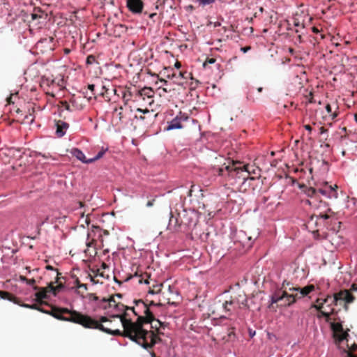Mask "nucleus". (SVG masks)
I'll use <instances>...</instances> for the list:
<instances>
[{
    "mask_svg": "<svg viewBox=\"0 0 357 357\" xmlns=\"http://www.w3.org/2000/svg\"><path fill=\"white\" fill-rule=\"evenodd\" d=\"M68 319L70 322L79 324L86 328L96 329L109 335L124 337V329L120 330L121 322L119 319L113 318L112 315L109 317L101 316L96 319L75 310L70 318Z\"/></svg>",
    "mask_w": 357,
    "mask_h": 357,
    "instance_id": "1",
    "label": "nucleus"
},
{
    "mask_svg": "<svg viewBox=\"0 0 357 357\" xmlns=\"http://www.w3.org/2000/svg\"><path fill=\"white\" fill-rule=\"evenodd\" d=\"M216 169L219 176H228L231 178H239L243 181V183L248 179L255 180L252 174H257V170L254 166L243 165L241 162L231 160L229 158L219 157L215 158Z\"/></svg>",
    "mask_w": 357,
    "mask_h": 357,
    "instance_id": "2",
    "label": "nucleus"
},
{
    "mask_svg": "<svg viewBox=\"0 0 357 357\" xmlns=\"http://www.w3.org/2000/svg\"><path fill=\"white\" fill-rule=\"evenodd\" d=\"M331 299V296L328 295L325 298H317L316 303L312 305V308H315L318 312V318L324 317L325 321L331 323V328L333 333V337L336 343L339 344L344 340H347L349 337L348 331H344L342 323L340 321V319L336 317L338 314V310L335 308H331V311L323 310L324 305L327 304Z\"/></svg>",
    "mask_w": 357,
    "mask_h": 357,
    "instance_id": "3",
    "label": "nucleus"
},
{
    "mask_svg": "<svg viewBox=\"0 0 357 357\" xmlns=\"http://www.w3.org/2000/svg\"><path fill=\"white\" fill-rule=\"evenodd\" d=\"M289 282L284 281L281 287L277 289L271 295L270 307H273L274 304L277 305V307H289L294 304L298 295L295 291H290Z\"/></svg>",
    "mask_w": 357,
    "mask_h": 357,
    "instance_id": "4",
    "label": "nucleus"
},
{
    "mask_svg": "<svg viewBox=\"0 0 357 357\" xmlns=\"http://www.w3.org/2000/svg\"><path fill=\"white\" fill-rule=\"evenodd\" d=\"M112 317L120 320L121 326L124 329V337H128L130 340L136 337L137 333L142 328L140 322L137 319L135 321H132L128 310H126L121 314L112 315Z\"/></svg>",
    "mask_w": 357,
    "mask_h": 357,
    "instance_id": "5",
    "label": "nucleus"
},
{
    "mask_svg": "<svg viewBox=\"0 0 357 357\" xmlns=\"http://www.w3.org/2000/svg\"><path fill=\"white\" fill-rule=\"evenodd\" d=\"M135 306L129 307L130 311L134 315L137 317V320L140 322V326L144 327L146 324H151L155 320V317L152 312L149 309L148 304L142 300H135L133 301Z\"/></svg>",
    "mask_w": 357,
    "mask_h": 357,
    "instance_id": "6",
    "label": "nucleus"
},
{
    "mask_svg": "<svg viewBox=\"0 0 357 357\" xmlns=\"http://www.w3.org/2000/svg\"><path fill=\"white\" fill-rule=\"evenodd\" d=\"M61 279L65 280L63 277L57 276L56 278L55 281L50 282L46 287H39L38 286H33V289L38 291L35 294L36 301L38 303L43 304L44 303V302H43V300L47 298V294L49 293H52L53 295L56 296L59 292H60L61 289L64 288V284L61 282Z\"/></svg>",
    "mask_w": 357,
    "mask_h": 357,
    "instance_id": "7",
    "label": "nucleus"
},
{
    "mask_svg": "<svg viewBox=\"0 0 357 357\" xmlns=\"http://www.w3.org/2000/svg\"><path fill=\"white\" fill-rule=\"evenodd\" d=\"M131 340L141 345L143 348L149 349L152 348L157 342L161 341V339L153 331L142 328L136 337Z\"/></svg>",
    "mask_w": 357,
    "mask_h": 357,
    "instance_id": "8",
    "label": "nucleus"
},
{
    "mask_svg": "<svg viewBox=\"0 0 357 357\" xmlns=\"http://www.w3.org/2000/svg\"><path fill=\"white\" fill-rule=\"evenodd\" d=\"M30 309L37 310L38 311H40L43 313L48 314L54 317V318L61 320V321H70L68 319H70L72 316L73 313L75 310H70L68 308L64 307H52V309L50 311L43 310V308L40 307L37 304H33L30 307Z\"/></svg>",
    "mask_w": 357,
    "mask_h": 357,
    "instance_id": "9",
    "label": "nucleus"
},
{
    "mask_svg": "<svg viewBox=\"0 0 357 357\" xmlns=\"http://www.w3.org/2000/svg\"><path fill=\"white\" fill-rule=\"evenodd\" d=\"M154 91L150 87H144L141 90L135 91L133 102L138 103L142 107L151 106L154 102Z\"/></svg>",
    "mask_w": 357,
    "mask_h": 357,
    "instance_id": "10",
    "label": "nucleus"
},
{
    "mask_svg": "<svg viewBox=\"0 0 357 357\" xmlns=\"http://www.w3.org/2000/svg\"><path fill=\"white\" fill-rule=\"evenodd\" d=\"M199 221L198 214L194 211L183 210L181 216V224L183 227V232L195 229Z\"/></svg>",
    "mask_w": 357,
    "mask_h": 357,
    "instance_id": "11",
    "label": "nucleus"
},
{
    "mask_svg": "<svg viewBox=\"0 0 357 357\" xmlns=\"http://www.w3.org/2000/svg\"><path fill=\"white\" fill-rule=\"evenodd\" d=\"M355 297L351 291L347 289L341 290L337 293H335L333 296H331V299H329V302L327 303V307L331 310V308H333V305H340L342 301L353 303Z\"/></svg>",
    "mask_w": 357,
    "mask_h": 357,
    "instance_id": "12",
    "label": "nucleus"
},
{
    "mask_svg": "<svg viewBox=\"0 0 357 357\" xmlns=\"http://www.w3.org/2000/svg\"><path fill=\"white\" fill-rule=\"evenodd\" d=\"M137 112L142 113V114L139 116L135 115V118L137 120L141 121L144 126L151 125L158 115L157 114H153V111H150L147 107H145L144 109L137 107Z\"/></svg>",
    "mask_w": 357,
    "mask_h": 357,
    "instance_id": "13",
    "label": "nucleus"
},
{
    "mask_svg": "<svg viewBox=\"0 0 357 357\" xmlns=\"http://www.w3.org/2000/svg\"><path fill=\"white\" fill-rule=\"evenodd\" d=\"M127 7L132 13H141L143 10L144 3L142 0H127Z\"/></svg>",
    "mask_w": 357,
    "mask_h": 357,
    "instance_id": "14",
    "label": "nucleus"
},
{
    "mask_svg": "<svg viewBox=\"0 0 357 357\" xmlns=\"http://www.w3.org/2000/svg\"><path fill=\"white\" fill-rule=\"evenodd\" d=\"M314 290V286L313 284H309L303 288L300 287H289L290 291H295V293H298V295L297 296V299L303 298L304 296L308 295L310 292Z\"/></svg>",
    "mask_w": 357,
    "mask_h": 357,
    "instance_id": "15",
    "label": "nucleus"
},
{
    "mask_svg": "<svg viewBox=\"0 0 357 357\" xmlns=\"http://www.w3.org/2000/svg\"><path fill=\"white\" fill-rule=\"evenodd\" d=\"M55 126H56V135L59 137H63L68 128H69V124L66 122H64L61 120L55 121Z\"/></svg>",
    "mask_w": 357,
    "mask_h": 357,
    "instance_id": "16",
    "label": "nucleus"
},
{
    "mask_svg": "<svg viewBox=\"0 0 357 357\" xmlns=\"http://www.w3.org/2000/svg\"><path fill=\"white\" fill-rule=\"evenodd\" d=\"M110 303H109V307H114L118 314H121L126 310H129V306L125 305L123 303L117 301L114 297H110V300H109Z\"/></svg>",
    "mask_w": 357,
    "mask_h": 357,
    "instance_id": "17",
    "label": "nucleus"
},
{
    "mask_svg": "<svg viewBox=\"0 0 357 357\" xmlns=\"http://www.w3.org/2000/svg\"><path fill=\"white\" fill-rule=\"evenodd\" d=\"M337 186L335 185V188H333L331 185L326 186L325 188L319 189V192L321 195L331 199V198H337V192L336 191V188Z\"/></svg>",
    "mask_w": 357,
    "mask_h": 357,
    "instance_id": "18",
    "label": "nucleus"
},
{
    "mask_svg": "<svg viewBox=\"0 0 357 357\" xmlns=\"http://www.w3.org/2000/svg\"><path fill=\"white\" fill-rule=\"evenodd\" d=\"M171 216L169 218V224L167 226V229L177 232L181 231V225H177V219L176 215H175L172 212L170 213Z\"/></svg>",
    "mask_w": 357,
    "mask_h": 357,
    "instance_id": "19",
    "label": "nucleus"
},
{
    "mask_svg": "<svg viewBox=\"0 0 357 357\" xmlns=\"http://www.w3.org/2000/svg\"><path fill=\"white\" fill-rule=\"evenodd\" d=\"M191 74L188 73V72H182L178 71V73H173L171 75H168L169 78H172L174 79V82L177 83L178 84H182L181 79H187L188 76H190Z\"/></svg>",
    "mask_w": 357,
    "mask_h": 357,
    "instance_id": "20",
    "label": "nucleus"
},
{
    "mask_svg": "<svg viewBox=\"0 0 357 357\" xmlns=\"http://www.w3.org/2000/svg\"><path fill=\"white\" fill-rule=\"evenodd\" d=\"M126 116L123 112V107L121 106L119 108H115L113 112V119L116 121V123H121L124 121Z\"/></svg>",
    "mask_w": 357,
    "mask_h": 357,
    "instance_id": "21",
    "label": "nucleus"
},
{
    "mask_svg": "<svg viewBox=\"0 0 357 357\" xmlns=\"http://www.w3.org/2000/svg\"><path fill=\"white\" fill-rule=\"evenodd\" d=\"M120 92L122 95V98L125 105H126L132 99H134L135 93L130 91L129 89H121Z\"/></svg>",
    "mask_w": 357,
    "mask_h": 357,
    "instance_id": "22",
    "label": "nucleus"
},
{
    "mask_svg": "<svg viewBox=\"0 0 357 357\" xmlns=\"http://www.w3.org/2000/svg\"><path fill=\"white\" fill-rule=\"evenodd\" d=\"M71 153L74 157H75L76 158H77L84 163H91V162H89V159H86L84 153L78 149H73L71 151Z\"/></svg>",
    "mask_w": 357,
    "mask_h": 357,
    "instance_id": "23",
    "label": "nucleus"
},
{
    "mask_svg": "<svg viewBox=\"0 0 357 357\" xmlns=\"http://www.w3.org/2000/svg\"><path fill=\"white\" fill-rule=\"evenodd\" d=\"M0 297L2 299L8 300L15 303H19L18 298L8 291H0Z\"/></svg>",
    "mask_w": 357,
    "mask_h": 357,
    "instance_id": "24",
    "label": "nucleus"
},
{
    "mask_svg": "<svg viewBox=\"0 0 357 357\" xmlns=\"http://www.w3.org/2000/svg\"><path fill=\"white\" fill-rule=\"evenodd\" d=\"M77 102V100L75 98H73L70 100L71 105L67 102V101H61V105L63 108H64L66 110H68L69 112H73L74 110L73 107H75V103Z\"/></svg>",
    "mask_w": 357,
    "mask_h": 357,
    "instance_id": "25",
    "label": "nucleus"
},
{
    "mask_svg": "<svg viewBox=\"0 0 357 357\" xmlns=\"http://www.w3.org/2000/svg\"><path fill=\"white\" fill-rule=\"evenodd\" d=\"M331 217V215H328V214H322V213H320L319 215H313L310 217V220L309 222V223H312L314 220V224L315 225H317V220L318 219H324V220H327L328 218H330Z\"/></svg>",
    "mask_w": 357,
    "mask_h": 357,
    "instance_id": "26",
    "label": "nucleus"
},
{
    "mask_svg": "<svg viewBox=\"0 0 357 357\" xmlns=\"http://www.w3.org/2000/svg\"><path fill=\"white\" fill-rule=\"evenodd\" d=\"M182 128V125H181L180 121L177 119H174L172 121L169 122L167 129L168 130H174V129H178V128Z\"/></svg>",
    "mask_w": 357,
    "mask_h": 357,
    "instance_id": "27",
    "label": "nucleus"
},
{
    "mask_svg": "<svg viewBox=\"0 0 357 357\" xmlns=\"http://www.w3.org/2000/svg\"><path fill=\"white\" fill-rule=\"evenodd\" d=\"M79 214H80V220H79V222H80V224H81V226L82 227H84V225H86V226H89V225L90 224V218L89 217V215H86L85 216V211H80L79 212Z\"/></svg>",
    "mask_w": 357,
    "mask_h": 357,
    "instance_id": "28",
    "label": "nucleus"
},
{
    "mask_svg": "<svg viewBox=\"0 0 357 357\" xmlns=\"http://www.w3.org/2000/svg\"><path fill=\"white\" fill-rule=\"evenodd\" d=\"M75 285L77 289V293L81 296L82 297L84 298L85 296L83 295V292L80 290L81 288H84V291H87V284H83L79 282L78 279L75 280Z\"/></svg>",
    "mask_w": 357,
    "mask_h": 357,
    "instance_id": "29",
    "label": "nucleus"
},
{
    "mask_svg": "<svg viewBox=\"0 0 357 357\" xmlns=\"http://www.w3.org/2000/svg\"><path fill=\"white\" fill-rule=\"evenodd\" d=\"M301 15H296L294 17V24L295 26L298 28H302L303 29L305 27V23L303 20H301Z\"/></svg>",
    "mask_w": 357,
    "mask_h": 357,
    "instance_id": "30",
    "label": "nucleus"
},
{
    "mask_svg": "<svg viewBox=\"0 0 357 357\" xmlns=\"http://www.w3.org/2000/svg\"><path fill=\"white\" fill-rule=\"evenodd\" d=\"M110 300V297L108 298H102L100 301V303L98 304V307L102 308V309H104V310H106L107 308H109V303H110V301H109Z\"/></svg>",
    "mask_w": 357,
    "mask_h": 357,
    "instance_id": "31",
    "label": "nucleus"
},
{
    "mask_svg": "<svg viewBox=\"0 0 357 357\" xmlns=\"http://www.w3.org/2000/svg\"><path fill=\"white\" fill-rule=\"evenodd\" d=\"M234 302L233 300L225 301L222 303V307L225 312H230L231 310V306L234 305Z\"/></svg>",
    "mask_w": 357,
    "mask_h": 357,
    "instance_id": "32",
    "label": "nucleus"
},
{
    "mask_svg": "<svg viewBox=\"0 0 357 357\" xmlns=\"http://www.w3.org/2000/svg\"><path fill=\"white\" fill-rule=\"evenodd\" d=\"M162 284H156L153 287V289L149 290V293L151 294H159L161 291Z\"/></svg>",
    "mask_w": 357,
    "mask_h": 357,
    "instance_id": "33",
    "label": "nucleus"
},
{
    "mask_svg": "<svg viewBox=\"0 0 357 357\" xmlns=\"http://www.w3.org/2000/svg\"><path fill=\"white\" fill-rule=\"evenodd\" d=\"M106 151H107V149H102L94 158L89 159V162H94L96 160H99L100 158H101L104 155V154L105 153Z\"/></svg>",
    "mask_w": 357,
    "mask_h": 357,
    "instance_id": "34",
    "label": "nucleus"
},
{
    "mask_svg": "<svg viewBox=\"0 0 357 357\" xmlns=\"http://www.w3.org/2000/svg\"><path fill=\"white\" fill-rule=\"evenodd\" d=\"M357 348V344H353L351 347H349V350L347 351V357H357V355H355L353 354V352L356 350Z\"/></svg>",
    "mask_w": 357,
    "mask_h": 357,
    "instance_id": "35",
    "label": "nucleus"
},
{
    "mask_svg": "<svg viewBox=\"0 0 357 357\" xmlns=\"http://www.w3.org/2000/svg\"><path fill=\"white\" fill-rule=\"evenodd\" d=\"M84 252L86 255L89 257H95L97 255V251L96 248H86L84 250Z\"/></svg>",
    "mask_w": 357,
    "mask_h": 357,
    "instance_id": "36",
    "label": "nucleus"
},
{
    "mask_svg": "<svg viewBox=\"0 0 357 357\" xmlns=\"http://www.w3.org/2000/svg\"><path fill=\"white\" fill-rule=\"evenodd\" d=\"M49 215H46L45 217H40L39 222L37 224V227L38 228H40L44 225V223L47 222L49 220Z\"/></svg>",
    "mask_w": 357,
    "mask_h": 357,
    "instance_id": "37",
    "label": "nucleus"
},
{
    "mask_svg": "<svg viewBox=\"0 0 357 357\" xmlns=\"http://www.w3.org/2000/svg\"><path fill=\"white\" fill-rule=\"evenodd\" d=\"M326 109L328 114H331V116L332 119H334L337 116L338 113L337 112L332 113V108L329 104L326 105Z\"/></svg>",
    "mask_w": 357,
    "mask_h": 357,
    "instance_id": "38",
    "label": "nucleus"
},
{
    "mask_svg": "<svg viewBox=\"0 0 357 357\" xmlns=\"http://www.w3.org/2000/svg\"><path fill=\"white\" fill-rule=\"evenodd\" d=\"M151 328H154L156 330H158V328L163 326V324L160 322L158 319H156L155 318V320L153 321V322L151 324Z\"/></svg>",
    "mask_w": 357,
    "mask_h": 357,
    "instance_id": "39",
    "label": "nucleus"
},
{
    "mask_svg": "<svg viewBox=\"0 0 357 357\" xmlns=\"http://www.w3.org/2000/svg\"><path fill=\"white\" fill-rule=\"evenodd\" d=\"M216 61V59L214 58H207L206 61L203 63L204 68H206L209 64H213Z\"/></svg>",
    "mask_w": 357,
    "mask_h": 357,
    "instance_id": "40",
    "label": "nucleus"
},
{
    "mask_svg": "<svg viewBox=\"0 0 357 357\" xmlns=\"http://www.w3.org/2000/svg\"><path fill=\"white\" fill-rule=\"evenodd\" d=\"M216 0H197L199 5L205 6L214 3Z\"/></svg>",
    "mask_w": 357,
    "mask_h": 357,
    "instance_id": "41",
    "label": "nucleus"
},
{
    "mask_svg": "<svg viewBox=\"0 0 357 357\" xmlns=\"http://www.w3.org/2000/svg\"><path fill=\"white\" fill-rule=\"evenodd\" d=\"M316 193H317L316 189H314V188H312V187L307 188V190H306V194L309 197H312V196L315 195Z\"/></svg>",
    "mask_w": 357,
    "mask_h": 357,
    "instance_id": "42",
    "label": "nucleus"
},
{
    "mask_svg": "<svg viewBox=\"0 0 357 357\" xmlns=\"http://www.w3.org/2000/svg\"><path fill=\"white\" fill-rule=\"evenodd\" d=\"M43 17V13L40 11L38 12V13H32L31 14V19L32 20H35L37 19H40Z\"/></svg>",
    "mask_w": 357,
    "mask_h": 357,
    "instance_id": "43",
    "label": "nucleus"
},
{
    "mask_svg": "<svg viewBox=\"0 0 357 357\" xmlns=\"http://www.w3.org/2000/svg\"><path fill=\"white\" fill-rule=\"evenodd\" d=\"M86 297L89 300V301H99V298L96 296L95 294H88Z\"/></svg>",
    "mask_w": 357,
    "mask_h": 357,
    "instance_id": "44",
    "label": "nucleus"
},
{
    "mask_svg": "<svg viewBox=\"0 0 357 357\" xmlns=\"http://www.w3.org/2000/svg\"><path fill=\"white\" fill-rule=\"evenodd\" d=\"M247 99L250 101L255 102V98L253 96V91L252 89H250L248 94H247Z\"/></svg>",
    "mask_w": 357,
    "mask_h": 357,
    "instance_id": "45",
    "label": "nucleus"
},
{
    "mask_svg": "<svg viewBox=\"0 0 357 357\" xmlns=\"http://www.w3.org/2000/svg\"><path fill=\"white\" fill-rule=\"evenodd\" d=\"M86 245L87 248H96V241L94 239H91V241L86 242Z\"/></svg>",
    "mask_w": 357,
    "mask_h": 357,
    "instance_id": "46",
    "label": "nucleus"
},
{
    "mask_svg": "<svg viewBox=\"0 0 357 357\" xmlns=\"http://www.w3.org/2000/svg\"><path fill=\"white\" fill-rule=\"evenodd\" d=\"M181 213H178L176 215L177 225H181V231H180L183 232V225L181 224Z\"/></svg>",
    "mask_w": 357,
    "mask_h": 357,
    "instance_id": "47",
    "label": "nucleus"
},
{
    "mask_svg": "<svg viewBox=\"0 0 357 357\" xmlns=\"http://www.w3.org/2000/svg\"><path fill=\"white\" fill-rule=\"evenodd\" d=\"M46 269L47 270H51V271H56V273H57V275H56V277L59 276V277H61L60 275L61 273L59 272V271L57 269H54L52 266L50 265H47L46 266Z\"/></svg>",
    "mask_w": 357,
    "mask_h": 357,
    "instance_id": "48",
    "label": "nucleus"
},
{
    "mask_svg": "<svg viewBox=\"0 0 357 357\" xmlns=\"http://www.w3.org/2000/svg\"><path fill=\"white\" fill-rule=\"evenodd\" d=\"M95 61V56L93 55H89L87 56L86 61L88 63H91Z\"/></svg>",
    "mask_w": 357,
    "mask_h": 357,
    "instance_id": "49",
    "label": "nucleus"
},
{
    "mask_svg": "<svg viewBox=\"0 0 357 357\" xmlns=\"http://www.w3.org/2000/svg\"><path fill=\"white\" fill-rule=\"evenodd\" d=\"M102 90L100 92V95L102 96H105V94H107V92H108V89L105 86H102Z\"/></svg>",
    "mask_w": 357,
    "mask_h": 357,
    "instance_id": "50",
    "label": "nucleus"
},
{
    "mask_svg": "<svg viewBox=\"0 0 357 357\" xmlns=\"http://www.w3.org/2000/svg\"><path fill=\"white\" fill-rule=\"evenodd\" d=\"M162 304L160 303H155L154 301H151L149 304H148L149 309L151 306H161Z\"/></svg>",
    "mask_w": 357,
    "mask_h": 357,
    "instance_id": "51",
    "label": "nucleus"
},
{
    "mask_svg": "<svg viewBox=\"0 0 357 357\" xmlns=\"http://www.w3.org/2000/svg\"><path fill=\"white\" fill-rule=\"evenodd\" d=\"M26 283L29 285H33L36 283V280L33 278H32V279L27 278Z\"/></svg>",
    "mask_w": 357,
    "mask_h": 357,
    "instance_id": "52",
    "label": "nucleus"
},
{
    "mask_svg": "<svg viewBox=\"0 0 357 357\" xmlns=\"http://www.w3.org/2000/svg\"><path fill=\"white\" fill-rule=\"evenodd\" d=\"M251 49V47L250 46H245V47H243L241 48V50L243 52V53H246L248 52Z\"/></svg>",
    "mask_w": 357,
    "mask_h": 357,
    "instance_id": "53",
    "label": "nucleus"
},
{
    "mask_svg": "<svg viewBox=\"0 0 357 357\" xmlns=\"http://www.w3.org/2000/svg\"><path fill=\"white\" fill-rule=\"evenodd\" d=\"M344 302V305H343V308L345 311H348L349 310V304H350L351 303H347L346 301H343Z\"/></svg>",
    "mask_w": 357,
    "mask_h": 357,
    "instance_id": "54",
    "label": "nucleus"
},
{
    "mask_svg": "<svg viewBox=\"0 0 357 357\" xmlns=\"http://www.w3.org/2000/svg\"><path fill=\"white\" fill-rule=\"evenodd\" d=\"M349 291H357V284H353L351 287V289L350 290H349Z\"/></svg>",
    "mask_w": 357,
    "mask_h": 357,
    "instance_id": "55",
    "label": "nucleus"
},
{
    "mask_svg": "<svg viewBox=\"0 0 357 357\" xmlns=\"http://www.w3.org/2000/svg\"><path fill=\"white\" fill-rule=\"evenodd\" d=\"M327 131H328V130H327V129H326L324 127H321V128H319V132H320V134H321V135H322V134H324V133L326 132Z\"/></svg>",
    "mask_w": 357,
    "mask_h": 357,
    "instance_id": "56",
    "label": "nucleus"
},
{
    "mask_svg": "<svg viewBox=\"0 0 357 357\" xmlns=\"http://www.w3.org/2000/svg\"><path fill=\"white\" fill-rule=\"evenodd\" d=\"M154 202H155V199H152V200H149L147 203H146V206L148 207H151L154 204Z\"/></svg>",
    "mask_w": 357,
    "mask_h": 357,
    "instance_id": "57",
    "label": "nucleus"
},
{
    "mask_svg": "<svg viewBox=\"0 0 357 357\" xmlns=\"http://www.w3.org/2000/svg\"><path fill=\"white\" fill-rule=\"evenodd\" d=\"M304 128H305V130H308L309 132H311V131H312V128L311 126H310V125H309V124H306V125H305V126H304Z\"/></svg>",
    "mask_w": 357,
    "mask_h": 357,
    "instance_id": "58",
    "label": "nucleus"
},
{
    "mask_svg": "<svg viewBox=\"0 0 357 357\" xmlns=\"http://www.w3.org/2000/svg\"><path fill=\"white\" fill-rule=\"evenodd\" d=\"M20 280L22 282H26L27 278L24 275H20Z\"/></svg>",
    "mask_w": 357,
    "mask_h": 357,
    "instance_id": "59",
    "label": "nucleus"
},
{
    "mask_svg": "<svg viewBox=\"0 0 357 357\" xmlns=\"http://www.w3.org/2000/svg\"><path fill=\"white\" fill-rule=\"evenodd\" d=\"M94 88H95V85L94 84H89V86H88V89L89 90H91V91H93Z\"/></svg>",
    "mask_w": 357,
    "mask_h": 357,
    "instance_id": "60",
    "label": "nucleus"
},
{
    "mask_svg": "<svg viewBox=\"0 0 357 357\" xmlns=\"http://www.w3.org/2000/svg\"><path fill=\"white\" fill-rule=\"evenodd\" d=\"M111 297H114V298L115 299V297L118 298H122V294H116L114 296H112Z\"/></svg>",
    "mask_w": 357,
    "mask_h": 357,
    "instance_id": "61",
    "label": "nucleus"
},
{
    "mask_svg": "<svg viewBox=\"0 0 357 357\" xmlns=\"http://www.w3.org/2000/svg\"><path fill=\"white\" fill-rule=\"evenodd\" d=\"M78 205H79V208H82L83 207H84V203L82 202H78Z\"/></svg>",
    "mask_w": 357,
    "mask_h": 357,
    "instance_id": "62",
    "label": "nucleus"
},
{
    "mask_svg": "<svg viewBox=\"0 0 357 357\" xmlns=\"http://www.w3.org/2000/svg\"><path fill=\"white\" fill-rule=\"evenodd\" d=\"M310 96H311V98H310V100H309V102H310V103H313V102H314V99H313V95H312V93H310Z\"/></svg>",
    "mask_w": 357,
    "mask_h": 357,
    "instance_id": "63",
    "label": "nucleus"
},
{
    "mask_svg": "<svg viewBox=\"0 0 357 357\" xmlns=\"http://www.w3.org/2000/svg\"><path fill=\"white\" fill-rule=\"evenodd\" d=\"M181 66V63L179 62H176L175 63V67L177 68V69H179L180 67Z\"/></svg>",
    "mask_w": 357,
    "mask_h": 357,
    "instance_id": "64",
    "label": "nucleus"
}]
</instances>
